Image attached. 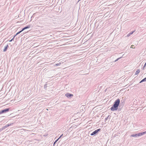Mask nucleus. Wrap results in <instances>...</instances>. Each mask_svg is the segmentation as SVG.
<instances>
[{"label":"nucleus","mask_w":146,"mask_h":146,"mask_svg":"<svg viewBox=\"0 0 146 146\" xmlns=\"http://www.w3.org/2000/svg\"><path fill=\"white\" fill-rule=\"evenodd\" d=\"M56 66H58L60 64H56Z\"/></svg>","instance_id":"obj_23"},{"label":"nucleus","mask_w":146,"mask_h":146,"mask_svg":"<svg viewBox=\"0 0 146 146\" xmlns=\"http://www.w3.org/2000/svg\"><path fill=\"white\" fill-rule=\"evenodd\" d=\"M133 46H134V45H132L131 46V48H133Z\"/></svg>","instance_id":"obj_22"},{"label":"nucleus","mask_w":146,"mask_h":146,"mask_svg":"<svg viewBox=\"0 0 146 146\" xmlns=\"http://www.w3.org/2000/svg\"><path fill=\"white\" fill-rule=\"evenodd\" d=\"M134 31H132L131 32V33H129L127 36V37H129L130 35H131L134 32Z\"/></svg>","instance_id":"obj_7"},{"label":"nucleus","mask_w":146,"mask_h":146,"mask_svg":"<svg viewBox=\"0 0 146 146\" xmlns=\"http://www.w3.org/2000/svg\"><path fill=\"white\" fill-rule=\"evenodd\" d=\"M13 123H11L10 124H7L6 125L8 127H9V126H10V125H13Z\"/></svg>","instance_id":"obj_12"},{"label":"nucleus","mask_w":146,"mask_h":146,"mask_svg":"<svg viewBox=\"0 0 146 146\" xmlns=\"http://www.w3.org/2000/svg\"><path fill=\"white\" fill-rule=\"evenodd\" d=\"M63 135V134H62V135H61L60 136V137H59L58 138H59V139H60L61 137Z\"/></svg>","instance_id":"obj_21"},{"label":"nucleus","mask_w":146,"mask_h":146,"mask_svg":"<svg viewBox=\"0 0 146 146\" xmlns=\"http://www.w3.org/2000/svg\"><path fill=\"white\" fill-rule=\"evenodd\" d=\"M0 114H1V113H0Z\"/></svg>","instance_id":"obj_25"},{"label":"nucleus","mask_w":146,"mask_h":146,"mask_svg":"<svg viewBox=\"0 0 146 146\" xmlns=\"http://www.w3.org/2000/svg\"><path fill=\"white\" fill-rule=\"evenodd\" d=\"M30 25H28L26 27L24 28H23L22 30H21V31H24V30H25L26 29H29V28H30Z\"/></svg>","instance_id":"obj_6"},{"label":"nucleus","mask_w":146,"mask_h":146,"mask_svg":"<svg viewBox=\"0 0 146 146\" xmlns=\"http://www.w3.org/2000/svg\"><path fill=\"white\" fill-rule=\"evenodd\" d=\"M145 63V64H146V62H145V60H143L141 62V63L140 64H143Z\"/></svg>","instance_id":"obj_11"},{"label":"nucleus","mask_w":146,"mask_h":146,"mask_svg":"<svg viewBox=\"0 0 146 146\" xmlns=\"http://www.w3.org/2000/svg\"><path fill=\"white\" fill-rule=\"evenodd\" d=\"M22 31H20L19 32H18L17 33H16V34L15 35V36L19 34V33H21Z\"/></svg>","instance_id":"obj_13"},{"label":"nucleus","mask_w":146,"mask_h":146,"mask_svg":"<svg viewBox=\"0 0 146 146\" xmlns=\"http://www.w3.org/2000/svg\"><path fill=\"white\" fill-rule=\"evenodd\" d=\"M65 96L68 98H70L73 96L72 94L69 93H67L65 94Z\"/></svg>","instance_id":"obj_5"},{"label":"nucleus","mask_w":146,"mask_h":146,"mask_svg":"<svg viewBox=\"0 0 146 146\" xmlns=\"http://www.w3.org/2000/svg\"><path fill=\"white\" fill-rule=\"evenodd\" d=\"M7 126L6 125L4 126H3V129H5V128H7Z\"/></svg>","instance_id":"obj_17"},{"label":"nucleus","mask_w":146,"mask_h":146,"mask_svg":"<svg viewBox=\"0 0 146 146\" xmlns=\"http://www.w3.org/2000/svg\"><path fill=\"white\" fill-rule=\"evenodd\" d=\"M3 130V127H2V128H0V132L1 131H2Z\"/></svg>","instance_id":"obj_20"},{"label":"nucleus","mask_w":146,"mask_h":146,"mask_svg":"<svg viewBox=\"0 0 146 146\" xmlns=\"http://www.w3.org/2000/svg\"><path fill=\"white\" fill-rule=\"evenodd\" d=\"M15 37V36H14V37H13V38L11 39V40H9V42H11L14 39Z\"/></svg>","instance_id":"obj_18"},{"label":"nucleus","mask_w":146,"mask_h":146,"mask_svg":"<svg viewBox=\"0 0 146 146\" xmlns=\"http://www.w3.org/2000/svg\"><path fill=\"white\" fill-rule=\"evenodd\" d=\"M146 81V77L142 80L140 82V83H141L143 82Z\"/></svg>","instance_id":"obj_9"},{"label":"nucleus","mask_w":146,"mask_h":146,"mask_svg":"<svg viewBox=\"0 0 146 146\" xmlns=\"http://www.w3.org/2000/svg\"><path fill=\"white\" fill-rule=\"evenodd\" d=\"M100 129H99L96 130L94 131L91 134V135H92L96 134V133H98L99 131H100Z\"/></svg>","instance_id":"obj_4"},{"label":"nucleus","mask_w":146,"mask_h":146,"mask_svg":"<svg viewBox=\"0 0 146 146\" xmlns=\"http://www.w3.org/2000/svg\"><path fill=\"white\" fill-rule=\"evenodd\" d=\"M120 102V101L119 99L116 100L114 103L113 106L111 108V110L113 111L117 110L119 104Z\"/></svg>","instance_id":"obj_1"},{"label":"nucleus","mask_w":146,"mask_h":146,"mask_svg":"<svg viewBox=\"0 0 146 146\" xmlns=\"http://www.w3.org/2000/svg\"><path fill=\"white\" fill-rule=\"evenodd\" d=\"M140 72V70L139 69H138L135 73V74L137 75Z\"/></svg>","instance_id":"obj_8"},{"label":"nucleus","mask_w":146,"mask_h":146,"mask_svg":"<svg viewBox=\"0 0 146 146\" xmlns=\"http://www.w3.org/2000/svg\"><path fill=\"white\" fill-rule=\"evenodd\" d=\"M59 139V138H58L57 140H56L55 141L54 143V145L55 144V143L58 141Z\"/></svg>","instance_id":"obj_15"},{"label":"nucleus","mask_w":146,"mask_h":146,"mask_svg":"<svg viewBox=\"0 0 146 146\" xmlns=\"http://www.w3.org/2000/svg\"><path fill=\"white\" fill-rule=\"evenodd\" d=\"M47 84H45L44 86V88L45 89H46L47 87Z\"/></svg>","instance_id":"obj_19"},{"label":"nucleus","mask_w":146,"mask_h":146,"mask_svg":"<svg viewBox=\"0 0 146 146\" xmlns=\"http://www.w3.org/2000/svg\"><path fill=\"white\" fill-rule=\"evenodd\" d=\"M122 57H120L118 58H117V59H116L114 61V62H116L119 59H120L121 58H122Z\"/></svg>","instance_id":"obj_16"},{"label":"nucleus","mask_w":146,"mask_h":146,"mask_svg":"<svg viewBox=\"0 0 146 146\" xmlns=\"http://www.w3.org/2000/svg\"><path fill=\"white\" fill-rule=\"evenodd\" d=\"M22 31H20L19 32H18L17 33H16V34L15 35V36L19 34V33H21Z\"/></svg>","instance_id":"obj_14"},{"label":"nucleus","mask_w":146,"mask_h":146,"mask_svg":"<svg viewBox=\"0 0 146 146\" xmlns=\"http://www.w3.org/2000/svg\"><path fill=\"white\" fill-rule=\"evenodd\" d=\"M46 110H47V111H48V109H46Z\"/></svg>","instance_id":"obj_24"},{"label":"nucleus","mask_w":146,"mask_h":146,"mask_svg":"<svg viewBox=\"0 0 146 146\" xmlns=\"http://www.w3.org/2000/svg\"><path fill=\"white\" fill-rule=\"evenodd\" d=\"M9 108H7L3 110H2L0 111V113H1V114H2L7 112L9 111Z\"/></svg>","instance_id":"obj_3"},{"label":"nucleus","mask_w":146,"mask_h":146,"mask_svg":"<svg viewBox=\"0 0 146 146\" xmlns=\"http://www.w3.org/2000/svg\"><path fill=\"white\" fill-rule=\"evenodd\" d=\"M146 133V131H145V132H143L142 133H139L138 134H135L132 135H131V137H133L139 136L142 135Z\"/></svg>","instance_id":"obj_2"},{"label":"nucleus","mask_w":146,"mask_h":146,"mask_svg":"<svg viewBox=\"0 0 146 146\" xmlns=\"http://www.w3.org/2000/svg\"><path fill=\"white\" fill-rule=\"evenodd\" d=\"M8 46V45H7L5 47L4 49L3 50V51L5 52L7 50Z\"/></svg>","instance_id":"obj_10"}]
</instances>
